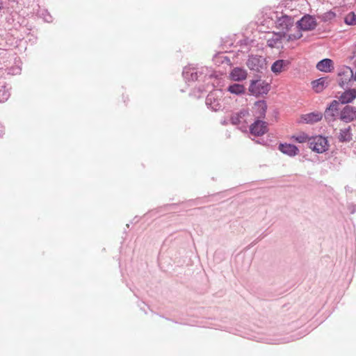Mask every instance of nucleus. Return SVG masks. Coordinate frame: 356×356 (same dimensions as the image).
<instances>
[{
  "label": "nucleus",
  "mask_w": 356,
  "mask_h": 356,
  "mask_svg": "<svg viewBox=\"0 0 356 356\" xmlns=\"http://www.w3.org/2000/svg\"><path fill=\"white\" fill-rule=\"evenodd\" d=\"M227 91L234 95H242L245 92V88L243 84L233 83L229 86Z\"/></svg>",
  "instance_id": "22"
},
{
  "label": "nucleus",
  "mask_w": 356,
  "mask_h": 356,
  "mask_svg": "<svg viewBox=\"0 0 356 356\" xmlns=\"http://www.w3.org/2000/svg\"><path fill=\"white\" fill-rule=\"evenodd\" d=\"M10 97V92L5 86L0 85V103L6 102Z\"/></svg>",
  "instance_id": "23"
},
{
  "label": "nucleus",
  "mask_w": 356,
  "mask_h": 356,
  "mask_svg": "<svg viewBox=\"0 0 356 356\" xmlns=\"http://www.w3.org/2000/svg\"><path fill=\"white\" fill-rule=\"evenodd\" d=\"M356 119V108L350 105L345 106L339 113V120L350 123Z\"/></svg>",
  "instance_id": "8"
},
{
  "label": "nucleus",
  "mask_w": 356,
  "mask_h": 356,
  "mask_svg": "<svg viewBox=\"0 0 356 356\" xmlns=\"http://www.w3.org/2000/svg\"><path fill=\"white\" fill-rule=\"evenodd\" d=\"M230 79L235 81L245 80L247 77V72L241 67H234L229 74Z\"/></svg>",
  "instance_id": "16"
},
{
  "label": "nucleus",
  "mask_w": 356,
  "mask_h": 356,
  "mask_svg": "<svg viewBox=\"0 0 356 356\" xmlns=\"http://www.w3.org/2000/svg\"><path fill=\"white\" fill-rule=\"evenodd\" d=\"M249 116L248 110L243 108L237 113H233L230 118V122L233 125H237L241 131L247 132L248 127V118Z\"/></svg>",
  "instance_id": "3"
},
{
  "label": "nucleus",
  "mask_w": 356,
  "mask_h": 356,
  "mask_svg": "<svg viewBox=\"0 0 356 356\" xmlns=\"http://www.w3.org/2000/svg\"><path fill=\"white\" fill-rule=\"evenodd\" d=\"M254 115L257 120L264 118L267 111V104L265 100L255 102L253 106Z\"/></svg>",
  "instance_id": "11"
},
{
  "label": "nucleus",
  "mask_w": 356,
  "mask_h": 356,
  "mask_svg": "<svg viewBox=\"0 0 356 356\" xmlns=\"http://www.w3.org/2000/svg\"><path fill=\"white\" fill-rule=\"evenodd\" d=\"M40 15L42 17L44 20L47 22H51L52 21L51 15L46 10L40 11Z\"/></svg>",
  "instance_id": "27"
},
{
  "label": "nucleus",
  "mask_w": 356,
  "mask_h": 356,
  "mask_svg": "<svg viewBox=\"0 0 356 356\" xmlns=\"http://www.w3.org/2000/svg\"><path fill=\"white\" fill-rule=\"evenodd\" d=\"M183 76L186 81H195L198 79V72L194 69L185 67L182 72Z\"/></svg>",
  "instance_id": "21"
},
{
  "label": "nucleus",
  "mask_w": 356,
  "mask_h": 356,
  "mask_svg": "<svg viewBox=\"0 0 356 356\" xmlns=\"http://www.w3.org/2000/svg\"><path fill=\"white\" fill-rule=\"evenodd\" d=\"M309 147L318 154L325 152L329 147L327 139L321 135L312 136L309 139Z\"/></svg>",
  "instance_id": "4"
},
{
  "label": "nucleus",
  "mask_w": 356,
  "mask_h": 356,
  "mask_svg": "<svg viewBox=\"0 0 356 356\" xmlns=\"http://www.w3.org/2000/svg\"><path fill=\"white\" fill-rule=\"evenodd\" d=\"M278 149L289 156H294L299 153L298 147L289 143H280L278 146Z\"/></svg>",
  "instance_id": "13"
},
{
  "label": "nucleus",
  "mask_w": 356,
  "mask_h": 356,
  "mask_svg": "<svg viewBox=\"0 0 356 356\" xmlns=\"http://www.w3.org/2000/svg\"><path fill=\"white\" fill-rule=\"evenodd\" d=\"M312 89L316 92L320 93L323 92L329 85V80L327 76L321 77L314 80L311 83Z\"/></svg>",
  "instance_id": "12"
},
{
  "label": "nucleus",
  "mask_w": 356,
  "mask_h": 356,
  "mask_svg": "<svg viewBox=\"0 0 356 356\" xmlns=\"http://www.w3.org/2000/svg\"><path fill=\"white\" fill-rule=\"evenodd\" d=\"M277 27L282 31V35L284 36L294 24V19L286 15H283L277 19Z\"/></svg>",
  "instance_id": "9"
},
{
  "label": "nucleus",
  "mask_w": 356,
  "mask_h": 356,
  "mask_svg": "<svg viewBox=\"0 0 356 356\" xmlns=\"http://www.w3.org/2000/svg\"><path fill=\"white\" fill-rule=\"evenodd\" d=\"M270 90V85L265 80L261 79L252 80L248 90L250 94L259 97L267 95Z\"/></svg>",
  "instance_id": "2"
},
{
  "label": "nucleus",
  "mask_w": 356,
  "mask_h": 356,
  "mask_svg": "<svg viewBox=\"0 0 356 356\" xmlns=\"http://www.w3.org/2000/svg\"><path fill=\"white\" fill-rule=\"evenodd\" d=\"M206 104L208 108H211L214 111L220 110L221 105L219 101L215 97L213 93H209L206 98Z\"/></svg>",
  "instance_id": "19"
},
{
  "label": "nucleus",
  "mask_w": 356,
  "mask_h": 356,
  "mask_svg": "<svg viewBox=\"0 0 356 356\" xmlns=\"http://www.w3.org/2000/svg\"><path fill=\"white\" fill-rule=\"evenodd\" d=\"M336 17L335 13L332 12V10L327 11L318 17L321 19V21L324 22H330L333 19H334Z\"/></svg>",
  "instance_id": "24"
},
{
  "label": "nucleus",
  "mask_w": 356,
  "mask_h": 356,
  "mask_svg": "<svg viewBox=\"0 0 356 356\" xmlns=\"http://www.w3.org/2000/svg\"><path fill=\"white\" fill-rule=\"evenodd\" d=\"M209 77H210V78L216 77V75H214V74H211L209 75Z\"/></svg>",
  "instance_id": "30"
},
{
  "label": "nucleus",
  "mask_w": 356,
  "mask_h": 356,
  "mask_svg": "<svg viewBox=\"0 0 356 356\" xmlns=\"http://www.w3.org/2000/svg\"><path fill=\"white\" fill-rule=\"evenodd\" d=\"M356 98V89H348L345 90L339 97V104H346L351 103Z\"/></svg>",
  "instance_id": "14"
},
{
  "label": "nucleus",
  "mask_w": 356,
  "mask_h": 356,
  "mask_svg": "<svg viewBox=\"0 0 356 356\" xmlns=\"http://www.w3.org/2000/svg\"><path fill=\"white\" fill-rule=\"evenodd\" d=\"M353 79V72L349 67H345L338 73V84L343 88L348 83Z\"/></svg>",
  "instance_id": "10"
},
{
  "label": "nucleus",
  "mask_w": 356,
  "mask_h": 356,
  "mask_svg": "<svg viewBox=\"0 0 356 356\" xmlns=\"http://www.w3.org/2000/svg\"><path fill=\"white\" fill-rule=\"evenodd\" d=\"M250 133L254 136H261L268 132V123L261 120H257L249 127Z\"/></svg>",
  "instance_id": "7"
},
{
  "label": "nucleus",
  "mask_w": 356,
  "mask_h": 356,
  "mask_svg": "<svg viewBox=\"0 0 356 356\" xmlns=\"http://www.w3.org/2000/svg\"><path fill=\"white\" fill-rule=\"evenodd\" d=\"M247 66L250 70L257 72H261L262 70L266 69L265 59L261 56H250L247 61Z\"/></svg>",
  "instance_id": "5"
},
{
  "label": "nucleus",
  "mask_w": 356,
  "mask_h": 356,
  "mask_svg": "<svg viewBox=\"0 0 356 356\" xmlns=\"http://www.w3.org/2000/svg\"><path fill=\"white\" fill-rule=\"evenodd\" d=\"M339 101L336 99L332 101L326 108L324 113V118L327 122H334L337 117H339Z\"/></svg>",
  "instance_id": "6"
},
{
  "label": "nucleus",
  "mask_w": 356,
  "mask_h": 356,
  "mask_svg": "<svg viewBox=\"0 0 356 356\" xmlns=\"http://www.w3.org/2000/svg\"><path fill=\"white\" fill-rule=\"evenodd\" d=\"M293 139H294L296 142L302 143H305L306 141L309 142V139L311 138L309 137L306 133L302 132L299 135L297 136H292L291 137Z\"/></svg>",
  "instance_id": "26"
},
{
  "label": "nucleus",
  "mask_w": 356,
  "mask_h": 356,
  "mask_svg": "<svg viewBox=\"0 0 356 356\" xmlns=\"http://www.w3.org/2000/svg\"><path fill=\"white\" fill-rule=\"evenodd\" d=\"M289 61L286 60H277L274 62L271 66V70L275 74H279L286 70L289 65Z\"/></svg>",
  "instance_id": "18"
},
{
  "label": "nucleus",
  "mask_w": 356,
  "mask_h": 356,
  "mask_svg": "<svg viewBox=\"0 0 356 356\" xmlns=\"http://www.w3.org/2000/svg\"><path fill=\"white\" fill-rule=\"evenodd\" d=\"M4 134V127L0 124V137Z\"/></svg>",
  "instance_id": "29"
},
{
  "label": "nucleus",
  "mask_w": 356,
  "mask_h": 356,
  "mask_svg": "<svg viewBox=\"0 0 356 356\" xmlns=\"http://www.w3.org/2000/svg\"><path fill=\"white\" fill-rule=\"evenodd\" d=\"M296 24L299 30L296 33L287 35L288 41H293L300 39L302 36L300 31H312L314 30L317 26L315 17L310 15H304Z\"/></svg>",
  "instance_id": "1"
},
{
  "label": "nucleus",
  "mask_w": 356,
  "mask_h": 356,
  "mask_svg": "<svg viewBox=\"0 0 356 356\" xmlns=\"http://www.w3.org/2000/svg\"><path fill=\"white\" fill-rule=\"evenodd\" d=\"M344 22L348 25H356V14L354 12L349 13L345 17Z\"/></svg>",
  "instance_id": "25"
},
{
  "label": "nucleus",
  "mask_w": 356,
  "mask_h": 356,
  "mask_svg": "<svg viewBox=\"0 0 356 356\" xmlns=\"http://www.w3.org/2000/svg\"><path fill=\"white\" fill-rule=\"evenodd\" d=\"M316 68L324 72H330L334 70L333 61L330 58H324L316 64Z\"/></svg>",
  "instance_id": "17"
},
{
  "label": "nucleus",
  "mask_w": 356,
  "mask_h": 356,
  "mask_svg": "<svg viewBox=\"0 0 356 356\" xmlns=\"http://www.w3.org/2000/svg\"><path fill=\"white\" fill-rule=\"evenodd\" d=\"M214 60L216 63L220 62L222 63H223L225 61H226L227 63L229 62V59L227 56H225L222 54H219L218 56H216L214 57Z\"/></svg>",
  "instance_id": "28"
},
{
  "label": "nucleus",
  "mask_w": 356,
  "mask_h": 356,
  "mask_svg": "<svg viewBox=\"0 0 356 356\" xmlns=\"http://www.w3.org/2000/svg\"><path fill=\"white\" fill-rule=\"evenodd\" d=\"M323 114L321 112H312L301 116L302 121L306 124H314L321 121Z\"/></svg>",
  "instance_id": "15"
},
{
  "label": "nucleus",
  "mask_w": 356,
  "mask_h": 356,
  "mask_svg": "<svg viewBox=\"0 0 356 356\" xmlns=\"http://www.w3.org/2000/svg\"><path fill=\"white\" fill-rule=\"evenodd\" d=\"M337 138L340 143H348L351 141L353 139V134L351 133L350 126L346 129H340Z\"/></svg>",
  "instance_id": "20"
}]
</instances>
